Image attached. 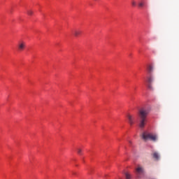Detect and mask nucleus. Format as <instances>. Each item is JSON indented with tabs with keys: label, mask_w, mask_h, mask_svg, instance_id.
<instances>
[{
	"label": "nucleus",
	"mask_w": 179,
	"mask_h": 179,
	"mask_svg": "<svg viewBox=\"0 0 179 179\" xmlns=\"http://www.w3.org/2000/svg\"><path fill=\"white\" fill-rule=\"evenodd\" d=\"M149 114V110L146 108H141L138 111V126L140 128H145L146 122L148 121V115Z\"/></svg>",
	"instance_id": "f257e3e1"
},
{
	"label": "nucleus",
	"mask_w": 179,
	"mask_h": 179,
	"mask_svg": "<svg viewBox=\"0 0 179 179\" xmlns=\"http://www.w3.org/2000/svg\"><path fill=\"white\" fill-rule=\"evenodd\" d=\"M142 138L143 141H152V142H156L157 141V136L148 131H144L142 134Z\"/></svg>",
	"instance_id": "f03ea898"
},
{
	"label": "nucleus",
	"mask_w": 179,
	"mask_h": 179,
	"mask_svg": "<svg viewBox=\"0 0 179 179\" xmlns=\"http://www.w3.org/2000/svg\"><path fill=\"white\" fill-rule=\"evenodd\" d=\"M155 76L153 74L148 75L147 78V87L149 90H153V83H155Z\"/></svg>",
	"instance_id": "7ed1b4c3"
},
{
	"label": "nucleus",
	"mask_w": 179,
	"mask_h": 179,
	"mask_svg": "<svg viewBox=\"0 0 179 179\" xmlns=\"http://www.w3.org/2000/svg\"><path fill=\"white\" fill-rule=\"evenodd\" d=\"M127 117L128 123L131 127H132V125L135 124V117L129 113L127 115Z\"/></svg>",
	"instance_id": "20e7f679"
},
{
	"label": "nucleus",
	"mask_w": 179,
	"mask_h": 179,
	"mask_svg": "<svg viewBox=\"0 0 179 179\" xmlns=\"http://www.w3.org/2000/svg\"><path fill=\"white\" fill-rule=\"evenodd\" d=\"M136 173L137 176H141V174H143V173H145V170L143 169V167L138 166L136 169Z\"/></svg>",
	"instance_id": "39448f33"
},
{
	"label": "nucleus",
	"mask_w": 179,
	"mask_h": 179,
	"mask_svg": "<svg viewBox=\"0 0 179 179\" xmlns=\"http://www.w3.org/2000/svg\"><path fill=\"white\" fill-rule=\"evenodd\" d=\"M17 47L19 51H23L24 48L26 47V43L23 41L19 42Z\"/></svg>",
	"instance_id": "423d86ee"
},
{
	"label": "nucleus",
	"mask_w": 179,
	"mask_h": 179,
	"mask_svg": "<svg viewBox=\"0 0 179 179\" xmlns=\"http://www.w3.org/2000/svg\"><path fill=\"white\" fill-rule=\"evenodd\" d=\"M152 157L155 159V160H159L160 159V155H159V152H155L152 154Z\"/></svg>",
	"instance_id": "0eeeda50"
},
{
	"label": "nucleus",
	"mask_w": 179,
	"mask_h": 179,
	"mask_svg": "<svg viewBox=\"0 0 179 179\" xmlns=\"http://www.w3.org/2000/svg\"><path fill=\"white\" fill-rule=\"evenodd\" d=\"M153 71H154L153 66H149L148 67V72L149 75H153V73H152Z\"/></svg>",
	"instance_id": "6e6552de"
},
{
	"label": "nucleus",
	"mask_w": 179,
	"mask_h": 179,
	"mask_svg": "<svg viewBox=\"0 0 179 179\" xmlns=\"http://www.w3.org/2000/svg\"><path fill=\"white\" fill-rule=\"evenodd\" d=\"M73 34H74V36H76V37H78V36H80V34H82V31L76 30L73 31Z\"/></svg>",
	"instance_id": "1a4fd4ad"
},
{
	"label": "nucleus",
	"mask_w": 179,
	"mask_h": 179,
	"mask_svg": "<svg viewBox=\"0 0 179 179\" xmlns=\"http://www.w3.org/2000/svg\"><path fill=\"white\" fill-rule=\"evenodd\" d=\"M146 5V2L145 1H141L138 3L139 8H143Z\"/></svg>",
	"instance_id": "9d476101"
},
{
	"label": "nucleus",
	"mask_w": 179,
	"mask_h": 179,
	"mask_svg": "<svg viewBox=\"0 0 179 179\" xmlns=\"http://www.w3.org/2000/svg\"><path fill=\"white\" fill-rule=\"evenodd\" d=\"M27 15H29V16H31V15H33V10H27Z\"/></svg>",
	"instance_id": "9b49d317"
},
{
	"label": "nucleus",
	"mask_w": 179,
	"mask_h": 179,
	"mask_svg": "<svg viewBox=\"0 0 179 179\" xmlns=\"http://www.w3.org/2000/svg\"><path fill=\"white\" fill-rule=\"evenodd\" d=\"M125 177L127 179H131V175L128 173H125Z\"/></svg>",
	"instance_id": "f8f14e48"
},
{
	"label": "nucleus",
	"mask_w": 179,
	"mask_h": 179,
	"mask_svg": "<svg viewBox=\"0 0 179 179\" xmlns=\"http://www.w3.org/2000/svg\"><path fill=\"white\" fill-rule=\"evenodd\" d=\"M77 153H78V155H82V149L78 148V149H77Z\"/></svg>",
	"instance_id": "ddd939ff"
},
{
	"label": "nucleus",
	"mask_w": 179,
	"mask_h": 179,
	"mask_svg": "<svg viewBox=\"0 0 179 179\" xmlns=\"http://www.w3.org/2000/svg\"><path fill=\"white\" fill-rule=\"evenodd\" d=\"M131 5H132L133 6H136V2L135 1H131Z\"/></svg>",
	"instance_id": "4468645a"
},
{
	"label": "nucleus",
	"mask_w": 179,
	"mask_h": 179,
	"mask_svg": "<svg viewBox=\"0 0 179 179\" xmlns=\"http://www.w3.org/2000/svg\"><path fill=\"white\" fill-rule=\"evenodd\" d=\"M129 143H131V141H129Z\"/></svg>",
	"instance_id": "2eb2a0df"
},
{
	"label": "nucleus",
	"mask_w": 179,
	"mask_h": 179,
	"mask_svg": "<svg viewBox=\"0 0 179 179\" xmlns=\"http://www.w3.org/2000/svg\"><path fill=\"white\" fill-rule=\"evenodd\" d=\"M94 1H99V0H94Z\"/></svg>",
	"instance_id": "dca6fc26"
}]
</instances>
